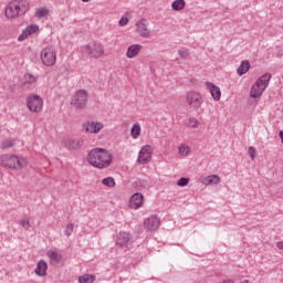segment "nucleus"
I'll use <instances>...</instances> for the list:
<instances>
[{"mask_svg": "<svg viewBox=\"0 0 283 283\" xmlns=\"http://www.w3.org/2000/svg\"><path fill=\"white\" fill-rule=\"evenodd\" d=\"M282 247H283V242H279V243H277V248H279V249H282Z\"/></svg>", "mask_w": 283, "mask_h": 283, "instance_id": "79ce46f5", "label": "nucleus"}, {"mask_svg": "<svg viewBox=\"0 0 283 283\" xmlns=\"http://www.w3.org/2000/svg\"><path fill=\"white\" fill-rule=\"evenodd\" d=\"M249 70H251V63L249 62V60L242 61L240 66L238 67L239 76H244V74H247Z\"/></svg>", "mask_w": 283, "mask_h": 283, "instance_id": "412c9836", "label": "nucleus"}, {"mask_svg": "<svg viewBox=\"0 0 283 283\" xmlns=\"http://www.w3.org/2000/svg\"><path fill=\"white\" fill-rule=\"evenodd\" d=\"M222 283H231V281H223Z\"/></svg>", "mask_w": 283, "mask_h": 283, "instance_id": "c03bdc74", "label": "nucleus"}, {"mask_svg": "<svg viewBox=\"0 0 283 283\" xmlns=\"http://www.w3.org/2000/svg\"><path fill=\"white\" fill-rule=\"evenodd\" d=\"M30 11V2L28 0H13L9 2L4 11L7 19H19L28 14Z\"/></svg>", "mask_w": 283, "mask_h": 283, "instance_id": "f03ea898", "label": "nucleus"}, {"mask_svg": "<svg viewBox=\"0 0 283 283\" xmlns=\"http://www.w3.org/2000/svg\"><path fill=\"white\" fill-rule=\"evenodd\" d=\"M0 163L2 167H6L7 169H14L15 171H20V169L28 166V160L17 155H2L0 157Z\"/></svg>", "mask_w": 283, "mask_h": 283, "instance_id": "7ed1b4c3", "label": "nucleus"}, {"mask_svg": "<svg viewBox=\"0 0 283 283\" xmlns=\"http://www.w3.org/2000/svg\"><path fill=\"white\" fill-rule=\"evenodd\" d=\"M45 14H48V9H38L35 11V17L38 19H43V17H45Z\"/></svg>", "mask_w": 283, "mask_h": 283, "instance_id": "2f4dec72", "label": "nucleus"}, {"mask_svg": "<svg viewBox=\"0 0 283 283\" xmlns=\"http://www.w3.org/2000/svg\"><path fill=\"white\" fill-rule=\"evenodd\" d=\"M130 136L132 138H138L140 136V126L138 124H134L130 129Z\"/></svg>", "mask_w": 283, "mask_h": 283, "instance_id": "a878e982", "label": "nucleus"}, {"mask_svg": "<svg viewBox=\"0 0 283 283\" xmlns=\"http://www.w3.org/2000/svg\"><path fill=\"white\" fill-rule=\"evenodd\" d=\"M20 226H22L23 229H25V231H28V229H30V220L25 217H23L20 220Z\"/></svg>", "mask_w": 283, "mask_h": 283, "instance_id": "7c9ffc66", "label": "nucleus"}, {"mask_svg": "<svg viewBox=\"0 0 283 283\" xmlns=\"http://www.w3.org/2000/svg\"><path fill=\"white\" fill-rule=\"evenodd\" d=\"M127 23H129V19L125 18V17H122L119 19L118 25H120V28H124V25H127Z\"/></svg>", "mask_w": 283, "mask_h": 283, "instance_id": "58836bf2", "label": "nucleus"}, {"mask_svg": "<svg viewBox=\"0 0 283 283\" xmlns=\"http://www.w3.org/2000/svg\"><path fill=\"white\" fill-rule=\"evenodd\" d=\"M206 85L210 87V94L214 101H220L222 96V92H220V87L216 86L211 82H206Z\"/></svg>", "mask_w": 283, "mask_h": 283, "instance_id": "f3484780", "label": "nucleus"}, {"mask_svg": "<svg viewBox=\"0 0 283 283\" xmlns=\"http://www.w3.org/2000/svg\"><path fill=\"white\" fill-rule=\"evenodd\" d=\"M144 226L148 231H156L160 227V219L158 216L153 214L145 220Z\"/></svg>", "mask_w": 283, "mask_h": 283, "instance_id": "9b49d317", "label": "nucleus"}, {"mask_svg": "<svg viewBox=\"0 0 283 283\" xmlns=\"http://www.w3.org/2000/svg\"><path fill=\"white\" fill-rule=\"evenodd\" d=\"M263 92H264V88L260 86V84H256L255 82L250 90V96L251 98H260Z\"/></svg>", "mask_w": 283, "mask_h": 283, "instance_id": "a211bd4d", "label": "nucleus"}, {"mask_svg": "<svg viewBox=\"0 0 283 283\" xmlns=\"http://www.w3.org/2000/svg\"><path fill=\"white\" fill-rule=\"evenodd\" d=\"M186 102L192 109H200L202 105V95L196 91H190L187 93Z\"/></svg>", "mask_w": 283, "mask_h": 283, "instance_id": "6e6552de", "label": "nucleus"}, {"mask_svg": "<svg viewBox=\"0 0 283 283\" xmlns=\"http://www.w3.org/2000/svg\"><path fill=\"white\" fill-rule=\"evenodd\" d=\"M103 127H105V125L99 122H88L86 125H84V128L86 132H88V134H98Z\"/></svg>", "mask_w": 283, "mask_h": 283, "instance_id": "ddd939ff", "label": "nucleus"}, {"mask_svg": "<svg viewBox=\"0 0 283 283\" xmlns=\"http://www.w3.org/2000/svg\"><path fill=\"white\" fill-rule=\"evenodd\" d=\"M83 3H90V0H82Z\"/></svg>", "mask_w": 283, "mask_h": 283, "instance_id": "37998d69", "label": "nucleus"}, {"mask_svg": "<svg viewBox=\"0 0 283 283\" xmlns=\"http://www.w3.org/2000/svg\"><path fill=\"white\" fill-rule=\"evenodd\" d=\"M102 184L105 186V187H116V180H114L113 177H106L102 180Z\"/></svg>", "mask_w": 283, "mask_h": 283, "instance_id": "bb28decb", "label": "nucleus"}, {"mask_svg": "<svg viewBox=\"0 0 283 283\" xmlns=\"http://www.w3.org/2000/svg\"><path fill=\"white\" fill-rule=\"evenodd\" d=\"M41 61L46 67H52L56 63V51L54 46H46L41 51Z\"/></svg>", "mask_w": 283, "mask_h": 283, "instance_id": "20e7f679", "label": "nucleus"}, {"mask_svg": "<svg viewBox=\"0 0 283 283\" xmlns=\"http://www.w3.org/2000/svg\"><path fill=\"white\" fill-rule=\"evenodd\" d=\"M248 154H249L251 160H255V156H256L255 147L250 146L248 149Z\"/></svg>", "mask_w": 283, "mask_h": 283, "instance_id": "72a5a7b5", "label": "nucleus"}, {"mask_svg": "<svg viewBox=\"0 0 283 283\" xmlns=\"http://www.w3.org/2000/svg\"><path fill=\"white\" fill-rule=\"evenodd\" d=\"M81 146L82 144L78 139L70 138L64 142V147L66 149H81Z\"/></svg>", "mask_w": 283, "mask_h": 283, "instance_id": "6ab92c4d", "label": "nucleus"}, {"mask_svg": "<svg viewBox=\"0 0 283 283\" xmlns=\"http://www.w3.org/2000/svg\"><path fill=\"white\" fill-rule=\"evenodd\" d=\"M220 182H222V179L218 175H210L203 178V185H220Z\"/></svg>", "mask_w": 283, "mask_h": 283, "instance_id": "4be33fe9", "label": "nucleus"}, {"mask_svg": "<svg viewBox=\"0 0 283 283\" xmlns=\"http://www.w3.org/2000/svg\"><path fill=\"white\" fill-rule=\"evenodd\" d=\"M71 105H74L77 109H85L87 105V92L85 90L77 91L72 98Z\"/></svg>", "mask_w": 283, "mask_h": 283, "instance_id": "39448f33", "label": "nucleus"}, {"mask_svg": "<svg viewBox=\"0 0 283 283\" xmlns=\"http://www.w3.org/2000/svg\"><path fill=\"white\" fill-rule=\"evenodd\" d=\"M269 81H271V73H265L256 80V84L260 85L263 90L269 87Z\"/></svg>", "mask_w": 283, "mask_h": 283, "instance_id": "aec40b11", "label": "nucleus"}, {"mask_svg": "<svg viewBox=\"0 0 283 283\" xmlns=\"http://www.w3.org/2000/svg\"><path fill=\"white\" fill-rule=\"evenodd\" d=\"M145 197H143V193L140 192H135L132 197H130V207L132 209H138L140 207H143V200Z\"/></svg>", "mask_w": 283, "mask_h": 283, "instance_id": "4468645a", "label": "nucleus"}, {"mask_svg": "<svg viewBox=\"0 0 283 283\" xmlns=\"http://www.w3.org/2000/svg\"><path fill=\"white\" fill-rule=\"evenodd\" d=\"M34 273L35 275H39V277H45V275H48V263L43 260H40L36 264Z\"/></svg>", "mask_w": 283, "mask_h": 283, "instance_id": "2eb2a0df", "label": "nucleus"}, {"mask_svg": "<svg viewBox=\"0 0 283 283\" xmlns=\"http://www.w3.org/2000/svg\"><path fill=\"white\" fill-rule=\"evenodd\" d=\"M147 20L145 18L137 21V32L139 33V36H143V39H149L151 36V32L149 29H147V24L145 23Z\"/></svg>", "mask_w": 283, "mask_h": 283, "instance_id": "f8f14e48", "label": "nucleus"}, {"mask_svg": "<svg viewBox=\"0 0 283 283\" xmlns=\"http://www.w3.org/2000/svg\"><path fill=\"white\" fill-rule=\"evenodd\" d=\"M188 120H189V123H188L189 127H192L193 129H196V127H198L199 122L197 118L191 117Z\"/></svg>", "mask_w": 283, "mask_h": 283, "instance_id": "c9c22d12", "label": "nucleus"}, {"mask_svg": "<svg viewBox=\"0 0 283 283\" xmlns=\"http://www.w3.org/2000/svg\"><path fill=\"white\" fill-rule=\"evenodd\" d=\"M24 31L27 32V34L30 36L32 34H35V32H39V25L36 24H30L28 25Z\"/></svg>", "mask_w": 283, "mask_h": 283, "instance_id": "cd10ccee", "label": "nucleus"}, {"mask_svg": "<svg viewBox=\"0 0 283 283\" xmlns=\"http://www.w3.org/2000/svg\"><path fill=\"white\" fill-rule=\"evenodd\" d=\"M84 50L91 59H101L103 54H105V49L103 48L102 44L98 43H91L84 46Z\"/></svg>", "mask_w": 283, "mask_h": 283, "instance_id": "423d86ee", "label": "nucleus"}, {"mask_svg": "<svg viewBox=\"0 0 283 283\" xmlns=\"http://www.w3.org/2000/svg\"><path fill=\"white\" fill-rule=\"evenodd\" d=\"M24 80H25V83H29V84L36 82V77H34L32 74H25Z\"/></svg>", "mask_w": 283, "mask_h": 283, "instance_id": "f704fd0d", "label": "nucleus"}, {"mask_svg": "<svg viewBox=\"0 0 283 283\" xmlns=\"http://www.w3.org/2000/svg\"><path fill=\"white\" fill-rule=\"evenodd\" d=\"M129 244H132V234L129 232H119L116 237V245L119 249H129Z\"/></svg>", "mask_w": 283, "mask_h": 283, "instance_id": "9d476101", "label": "nucleus"}, {"mask_svg": "<svg viewBox=\"0 0 283 283\" xmlns=\"http://www.w3.org/2000/svg\"><path fill=\"white\" fill-rule=\"evenodd\" d=\"M242 283H249V281H243Z\"/></svg>", "mask_w": 283, "mask_h": 283, "instance_id": "a18cd8bd", "label": "nucleus"}, {"mask_svg": "<svg viewBox=\"0 0 283 283\" xmlns=\"http://www.w3.org/2000/svg\"><path fill=\"white\" fill-rule=\"evenodd\" d=\"M12 147H14V143L13 142L7 140V142L2 143V149H10Z\"/></svg>", "mask_w": 283, "mask_h": 283, "instance_id": "4c0bfd02", "label": "nucleus"}, {"mask_svg": "<svg viewBox=\"0 0 283 283\" xmlns=\"http://www.w3.org/2000/svg\"><path fill=\"white\" fill-rule=\"evenodd\" d=\"M135 185L138 189H149V181L145 179H138Z\"/></svg>", "mask_w": 283, "mask_h": 283, "instance_id": "c85d7f7f", "label": "nucleus"}, {"mask_svg": "<svg viewBox=\"0 0 283 283\" xmlns=\"http://www.w3.org/2000/svg\"><path fill=\"white\" fill-rule=\"evenodd\" d=\"M178 54L180 59H187V56H189V49L179 50Z\"/></svg>", "mask_w": 283, "mask_h": 283, "instance_id": "e433bc0d", "label": "nucleus"}, {"mask_svg": "<svg viewBox=\"0 0 283 283\" xmlns=\"http://www.w3.org/2000/svg\"><path fill=\"white\" fill-rule=\"evenodd\" d=\"M27 107L30 112H41L43 109V98L39 95H30L27 97Z\"/></svg>", "mask_w": 283, "mask_h": 283, "instance_id": "0eeeda50", "label": "nucleus"}, {"mask_svg": "<svg viewBox=\"0 0 283 283\" xmlns=\"http://www.w3.org/2000/svg\"><path fill=\"white\" fill-rule=\"evenodd\" d=\"M73 232H74V224L67 223L64 230V235H66V238H70V235H72Z\"/></svg>", "mask_w": 283, "mask_h": 283, "instance_id": "c756f323", "label": "nucleus"}, {"mask_svg": "<svg viewBox=\"0 0 283 283\" xmlns=\"http://www.w3.org/2000/svg\"><path fill=\"white\" fill-rule=\"evenodd\" d=\"M94 280H96V276L91 274H84L78 277L80 283H94Z\"/></svg>", "mask_w": 283, "mask_h": 283, "instance_id": "393cba45", "label": "nucleus"}, {"mask_svg": "<svg viewBox=\"0 0 283 283\" xmlns=\"http://www.w3.org/2000/svg\"><path fill=\"white\" fill-rule=\"evenodd\" d=\"M185 147L180 146L179 147V154H181V156H187V153H185Z\"/></svg>", "mask_w": 283, "mask_h": 283, "instance_id": "a19ab883", "label": "nucleus"}, {"mask_svg": "<svg viewBox=\"0 0 283 283\" xmlns=\"http://www.w3.org/2000/svg\"><path fill=\"white\" fill-rule=\"evenodd\" d=\"M140 50H143V45L132 44L130 46H128L126 52L127 59H136V56H138V54L140 53Z\"/></svg>", "mask_w": 283, "mask_h": 283, "instance_id": "dca6fc26", "label": "nucleus"}, {"mask_svg": "<svg viewBox=\"0 0 283 283\" xmlns=\"http://www.w3.org/2000/svg\"><path fill=\"white\" fill-rule=\"evenodd\" d=\"M48 258H50V260L52 262H54V264H60V262L63 260V255L59 254V252L52 251L50 250L46 253Z\"/></svg>", "mask_w": 283, "mask_h": 283, "instance_id": "5701e85b", "label": "nucleus"}, {"mask_svg": "<svg viewBox=\"0 0 283 283\" xmlns=\"http://www.w3.org/2000/svg\"><path fill=\"white\" fill-rule=\"evenodd\" d=\"M178 187H187V185H189V178L187 177H181L178 181H177Z\"/></svg>", "mask_w": 283, "mask_h": 283, "instance_id": "473e14b6", "label": "nucleus"}, {"mask_svg": "<svg viewBox=\"0 0 283 283\" xmlns=\"http://www.w3.org/2000/svg\"><path fill=\"white\" fill-rule=\"evenodd\" d=\"M28 32L25 31V29L22 31V33L18 36V41H25L28 38Z\"/></svg>", "mask_w": 283, "mask_h": 283, "instance_id": "ea45409f", "label": "nucleus"}, {"mask_svg": "<svg viewBox=\"0 0 283 283\" xmlns=\"http://www.w3.org/2000/svg\"><path fill=\"white\" fill-rule=\"evenodd\" d=\"M87 160L96 169H107L112 165L114 156L103 148H95L88 153Z\"/></svg>", "mask_w": 283, "mask_h": 283, "instance_id": "f257e3e1", "label": "nucleus"}, {"mask_svg": "<svg viewBox=\"0 0 283 283\" xmlns=\"http://www.w3.org/2000/svg\"><path fill=\"white\" fill-rule=\"evenodd\" d=\"M187 6V2L185 0H175L171 3L172 10L176 12H180V10H185V7Z\"/></svg>", "mask_w": 283, "mask_h": 283, "instance_id": "b1692460", "label": "nucleus"}, {"mask_svg": "<svg viewBox=\"0 0 283 283\" xmlns=\"http://www.w3.org/2000/svg\"><path fill=\"white\" fill-rule=\"evenodd\" d=\"M154 154L151 146L145 145L139 150L137 163L139 165H147L151 160V155Z\"/></svg>", "mask_w": 283, "mask_h": 283, "instance_id": "1a4fd4ad", "label": "nucleus"}]
</instances>
